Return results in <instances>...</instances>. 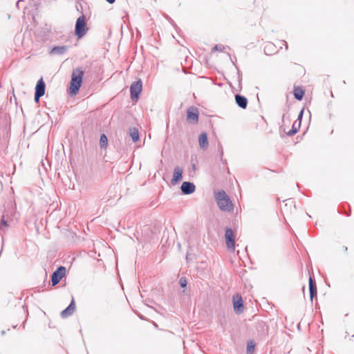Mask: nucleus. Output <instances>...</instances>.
Listing matches in <instances>:
<instances>
[{
  "label": "nucleus",
  "mask_w": 354,
  "mask_h": 354,
  "mask_svg": "<svg viewBox=\"0 0 354 354\" xmlns=\"http://www.w3.org/2000/svg\"><path fill=\"white\" fill-rule=\"evenodd\" d=\"M84 76V71L82 68L73 69L71 75V80L70 82V93L76 95L82 86Z\"/></svg>",
  "instance_id": "nucleus-1"
},
{
  "label": "nucleus",
  "mask_w": 354,
  "mask_h": 354,
  "mask_svg": "<svg viewBox=\"0 0 354 354\" xmlns=\"http://www.w3.org/2000/svg\"><path fill=\"white\" fill-rule=\"evenodd\" d=\"M217 205L219 209L224 212H230L233 210V204L225 191L221 190L215 196Z\"/></svg>",
  "instance_id": "nucleus-2"
},
{
  "label": "nucleus",
  "mask_w": 354,
  "mask_h": 354,
  "mask_svg": "<svg viewBox=\"0 0 354 354\" xmlns=\"http://www.w3.org/2000/svg\"><path fill=\"white\" fill-rule=\"evenodd\" d=\"M75 33L78 38H82L86 34V24L84 15L77 18L75 22Z\"/></svg>",
  "instance_id": "nucleus-3"
},
{
  "label": "nucleus",
  "mask_w": 354,
  "mask_h": 354,
  "mask_svg": "<svg viewBox=\"0 0 354 354\" xmlns=\"http://www.w3.org/2000/svg\"><path fill=\"white\" fill-rule=\"evenodd\" d=\"M142 83L141 80L133 82L130 86V95L132 101L137 102L142 91Z\"/></svg>",
  "instance_id": "nucleus-4"
},
{
  "label": "nucleus",
  "mask_w": 354,
  "mask_h": 354,
  "mask_svg": "<svg viewBox=\"0 0 354 354\" xmlns=\"http://www.w3.org/2000/svg\"><path fill=\"white\" fill-rule=\"evenodd\" d=\"M66 274V268L64 266H59L51 275L52 286H55L59 283L62 279Z\"/></svg>",
  "instance_id": "nucleus-5"
},
{
  "label": "nucleus",
  "mask_w": 354,
  "mask_h": 354,
  "mask_svg": "<svg viewBox=\"0 0 354 354\" xmlns=\"http://www.w3.org/2000/svg\"><path fill=\"white\" fill-rule=\"evenodd\" d=\"M225 239L227 247L229 249L234 250L235 248V240L234 232L231 228H226L225 232Z\"/></svg>",
  "instance_id": "nucleus-6"
},
{
  "label": "nucleus",
  "mask_w": 354,
  "mask_h": 354,
  "mask_svg": "<svg viewBox=\"0 0 354 354\" xmlns=\"http://www.w3.org/2000/svg\"><path fill=\"white\" fill-rule=\"evenodd\" d=\"M199 113L196 108L189 107L187 110V121L189 123L196 124L198 121Z\"/></svg>",
  "instance_id": "nucleus-7"
},
{
  "label": "nucleus",
  "mask_w": 354,
  "mask_h": 354,
  "mask_svg": "<svg viewBox=\"0 0 354 354\" xmlns=\"http://www.w3.org/2000/svg\"><path fill=\"white\" fill-rule=\"evenodd\" d=\"M180 190L183 194L189 195L195 192L196 186L192 182L185 181L180 186Z\"/></svg>",
  "instance_id": "nucleus-8"
},
{
  "label": "nucleus",
  "mask_w": 354,
  "mask_h": 354,
  "mask_svg": "<svg viewBox=\"0 0 354 354\" xmlns=\"http://www.w3.org/2000/svg\"><path fill=\"white\" fill-rule=\"evenodd\" d=\"M75 302L73 298L70 304L61 312V317L62 318H66L73 314L75 310Z\"/></svg>",
  "instance_id": "nucleus-9"
},
{
  "label": "nucleus",
  "mask_w": 354,
  "mask_h": 354,
  "mask_svg": "<svg viewBox=\"0 0 354 354\" xmlns=\"http://www.w3.org/2000/svg\"><path fill=\"white\" fill-rule=\"evenodd\" d=\"M233 306L236 313H241L243 311L244 305L241 297L237 295L236 298L235 297H233Z\"/></svg>",
  "instance_id": "nucleus-10"
},
{
  "label": "nucleus",
  "mask_w": 354,
  "mask_h": 354,
  "mask_svg": "<svg viewBox=\"0 0 354 354\" xmlns=\"http://www.w3.org/2000/svg\"><path fill=\"white\" fill-rule=\"evenodd\" d=\"M183 178V169L179 167H176L174 169V174L171 180L172 185H175L178 183Z\"/></svg>",
  "instance_id": "nucleus-11"
},
{
  "label": "nucleus",
  "mask_w": 354,
  "mask_h": 354,
  "mask_svg": "<svg viewBox=\"0 0 354 354\" xmlns=\"http://www.w3.org/2000/svg\"><path fill=\"white\" fill-rule=\"evenodd\" d=\"M263 51L266 55H272L277 53L279 49L273 43L268 41L265 43Z\"/></svg>",
  "instance_id": "nucleus-12"
},
{
  "label": "nucleus",
  "mask_w": 354,
  "mask_h": 354,
  "mask_svg": "<svg viewBox=\"0 0 354 354\" xmlns=\"http://www.w3.org/2000/svg\"><path fill=\"white\" fill-rule=\"evenodd\" d=\"M235 101L239 107L241 109H246L248 106V99L240 94L235 95Z\"/></svg>",
  "instance_id": "nucleus-13"
},
{
  "label": "nucleus",
  "mask_w": 354,
  "mask_h": 354,
  "mask_svg": "<svg viewBox=\"0 0 354 354\" xmlns=\"http://www.w3.org/2000/svg\"><path fill=\"white\" fill-rule=\"evenodd\" d=\"M46 90V84L43 80V78L39 79L35 86V93H37V95H44Z\"/></svg>",
  "instance_id": "nucleus-14"
},
{
  "label": "nucleus",
  "mask_w": 354,
  "mask_h": 354,
  "mask_svg": "<svg viewBox=\"0 0 354 354\" xmlns=\"http://www.w3.org/2000/svg\"><path fill=\"white\" fill-rule=\"evenodd\" d=\"M68 47L66 46H53L49 51L50 55H63L67 51Z\"/></svg>",
  "instance_id": "nucleus-15"
},
{
  "label": "nucleus",
  "mask_w": 354,
  "mask_h": 354,
  "mask_svg": "<svg viewBox=\"0 0 354 354\" xmlns=\"http://www.w3.org/2000/svg\"><path fill=\"white\" fill-rule=\"evenodd\" d=\"M309 292H310V301L313 302L314 297L317 296V286L315 281L310 277L309 279Z\"/></svg>",
  "instance_id": "nucleus-16"
},
{
  "label": "nucleus",
  "mask_w": 354,
  "mask_h": 354,
  "mask_svg": "<svg viewBox=\"0 0 354 354\" xmlns=\"http://www.w3.org/2000/svg\"><path fill=\"white\" fill-rule=\"evenodd\" d=\"M199 146L201 149H205L207 148L209 142L207 139V135L206 133H202L198 137Z\"/></svg>",
  "instance_id": "nucleus-17"
},
{
  "label": "nucleus",
  "mask_w": 354,
  "mask_h": 354,
  "mask_svg": "<svg viewBox=\"0 0 354 354\" xmlns=\"http://www.w3.org/2000/svg\"><path fill=\"white\" fill-rule=\"evenodd\" d=\"M129 136L131 138L133 142H136L139 140V132L136 128H131L129 129Z\"/></svg>",
  "instance_id": "nucleus-18"
},
{
  "label": "nucleus",
  "mask_w": 354,
  "mask_h": 354,
  "mask_svg": "<svg viewBox=\"0 0 354 354\" xmlns=\"http://www.w3.org/2000/svg\"><path fill=\"white\" fill-rule=\"evenodd\" d=\"M304 95L303 89L299 86L294 88V96L297 100H301Z\"/></svg>",
  "instance_id": "nucleus-19"
},
{
  "label": "nucleus",
  "mask_w": 354,
  "mask_h": 354,
  "mask_svg": "<svg viewBox=\"0 0 354 354\" xmlns=\"http://www.w3.org/2000/svg\"><path fill=\"white\" fill-rule=\"evenodd\" d=\"M9 123V118L5 115L0 113V129H6Z\"/></svg>",
  "instance_id": "nucleus-20"
},
{
  "label": "nucleus",
  "mask_w": 354,
  "mask_h": 354,
  "mask_svg": "<svg viewBox=\"0 0 354 354\" xmlns=\"http://www.w3.org/2000/svg\"><path fill=\"white\" fill-rule=\"evenodd\" d=\"M300 127L301 124L297 123V121H295L292 126V129L287 133V135L288 136H294L298 132V131L300 129Z\"/></svg>",
  "instance_id": "nucleus-21"
},
{
  "label": "nucleus",
  "mask_w": 354,
  "mask_h": 354,
  "mask_svg": "<svg viewBox=\"0 0 354 354\" xmlns=\"http://www.w3.org/2000/svg\"><path fill=\"white\" fill-rule=\"evenodd\" d=\"M108 145V139H107V137L106 136L105 134H102L100 136V147L102 149V148H106V146Z\"/></svg>",
  "instance_id": "nucleus-22"
},
{
  "label": "nucleus",
  "mask_w": 354,
  "mask_h": 354,
  "mask_svg": "<svg viewBox=\"0 0 354 354\" xmlns=\"http://www.w3.org/2000/svg\"><path fill=\"white\" fill-rule=\"evenodd\" d=\"M255 344L252 341L248 342L247 344V354H252L254 351Z\"/></svg>",
  "instance_id": "nucleus-23"
},
{
  "label": "nucleus",
  "mask_w": 354,
  "mask_h": 354,
  "mask_svg": "<svg viewBox=\"0 0 354 354\" xmlns=\"http://www.w3.org/2000/svg\"><path fill=\"white\" fill-rule=\"evenodd\" d=\"M8 226L7 221H6L5 216L3 215L0 222V230H3L4 227Z\"/></svg>",
  "instance_id": "nucleus-24"
},
{
  "label": "nucleus",
  "mask_w": 354,
  "mask_h": 354,
  "mask_svg": "<svg viewBox=\"0 0 354 354\" xmlns=\"http://www.w3.org/2000/svg\"><path fill=\"white\" fill-rule=\"evenodd\" d=\"M225 49V46L222 44H216L214 46L212 50V52L214 51H223Z\"/></svg>",
  "instance_id": "nucleus-25"
},
{
  "label": "nucleus",
  "mask_w": 354,
  "mask_h": 354,
  "mask_svg": "<svg viewBox=\"0 0 354 354\" xmlns=\"http://www.w3.org/2000/svg\"><path fill=\"white\" fill-rule=\"evenodd\" d=\"M179 284L182 288H185L187 284L186 279L185 277H181L179 280Z\"/></svg>",
  "instance_id": "nucleus-26"
},
{
  "label": "nucleus",
  "mask_w": 354,
  "mask_h": 354,
  "mask_svg": "<svg viewBox=\"0 0 354 354\" xmlns=\"http://www.w3.org/2000/svg\"><path fill=\"white\" fill-rule=\"evenodd\" d=\"M218 150H219V153H220V156H221V161L223 162V164H226L227 163V160H225V159H223V151L222 146L220 145H219V147H218Z\"/></svg>",
  "instance_id": "nucleus-27"
},
{
  "label": "nucleus",
  "mask_w": 354,
  "mask_h": 354,
  "mask_svg": "<svg viewBox=\"0 0 354 354\" xmlns=\"http://www.w3.org/2000/svg\"><path fill=\"white\" fill-rule=\"evenodd\" d=\"M303 114H304V109H302L299 115H298V118H297V120L296 121H297V123L300 124H301V120H302V117H303Z\"/></svg>",
  "instance_id": "nucleus-28"
},
{
  "label": "nucleus",
  "mask_w": 354,
  "mask_h": 354,
  "mask_svg": "<svg viewBox=\"0 0 354 354\" xmlns=\"http://www.w3.org/2000/svg\"><path fill=\"white\" fill-rule=\"evenodd\" d=\"M42 95H37V93H35V101L37 103L39 102L40 98L42 97Z\"/></svg>",
  "instance_id": "nucleus-29"
},
{
  "label": "nucleus",
  "mask_w": 354,
  "mask_h": 354,
  "mask_svg": "<svg viewBox=\"0 0 354 354\" xmlns=\"http://www.w3.org/2000/svg\"><path fill=\"white\" fill-rule=\"evenodd\" d=\"M21 2H23V1H22V0H19V1H17V3H16V6H17V7L20 6V3H21Z\"/></svg>",
  "instance_id": "nucleus-30"
},
{
  "label": "nucleus",
  "mask_w": 354,
  "mask_h": 354,
  "mask_svg": "<svg viewBox=\"0 0 354 354\" xmlns=\"http://www.w3.org/2000/svg\"><path fill=\"white\" fill-rule=\"evenodd\" d=\"M106 1L108 3H111H111H113L115 1V0H106Z\"/></svg>",
  "instance_id": "nucleus-31"
},
{
  "label": "nucleus",
  "mask_w": 354,
  "mask_h": 354,
  "mask_svg": "<svg viewBox=\"0 0 354 354\" xmlns=\"http://www.w3.org/2000/svg\"><path fill=\"white\" fill-rule=\"evenodd\" d=\"M283 42L284 45H285V46H286V48L288 49V44L286 43V41H283Z\"/></svg>",
  "instance_id": "nucleus-32"
},
{
  "label": "nucleus",
  "mask_w": 354,
  "mask_h": 354,
  "mask_svg": "<svg viewBox=\"0 0 354 354\" xmlns=\"http://www.w3.org/2000/svg\"><path fill=\"white\" fill-rule=\"evenodd\" d=\"M192 169H193L194 170H195V169H196V165H195V164H192Z\"/></svg>",
  "instance_id": "nucleus-33"
},
{
  "label": "nucleus",
  "mask_w": 354,
  "mask_h": 354,
  "mask_svg": "<svg viewBox=\"0 0 354 354\" xmlns=\"http://www.w3.org/2000/svg\"><path fill=\"white\" fill-rule=\"evenodd\" d=\"M1 333L2 335H4L6 334V331L5 330H2L1 332Z\"/></svg>",
  "instance_id": "nucleus-34"
}]
</instances>
